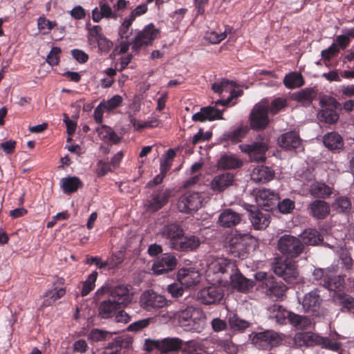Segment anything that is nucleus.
<instances>
[{
  "mask_svg": "<svg viewBox=\"0 0 354 354\" xmlns=\"http://www.w3.org/2000/svg\"><path fill=\"white\" fill-rule=\"evenodd\" d=\"M303 244L315 245L322 241L319 232L315 229H307L300 234Z\"/></svg>",
  "mask_w": 354,
  "mask_h": 354,
  "instance_id": "nucleus-39",
  "label": "nucleus"
},
{
  "mask_svg": "<svg viewBox=\"0 0 354 354\" xmlns=\"http://www.w3.org/2000/svg\"><path fill=\"white\" fill-rule=\"evenodd\" d=\"M177 264L176 258L169 254H165L154 261L152 270L156 274H161L175 269Z\"/></svg>",
  "mask_w": 354,
  "mask_h": 354,
  "instance_id": "nucleus-19",
  "label": "nucleus"
},
{
  "mask_svg": "<svg viewBox=\"0 0 354 354\" xmlns=\"http://www.w3.org/2000/svg\"><path fill=\"white\" fill-rule=\"evenodd\" d=\"M279 250L288 257H298L304 250V246L301 241L293 236L285 234L278 241Z\"/></svg>",
  "mask_w": 354,
  "mask_h": 354,
  "instance_id": "nucleus-9",
  "label": "nucleus"
},
{
  "mask_svg": "<svg viewBox=\"0 0 354 354\" xmlns=\"http://www.w3.org/2000/svg\"><path fill=\"white\" fill-rule=\"evenodd\" d=\"M183 340L177 337L166 338L163 340V346L169 351H176L180 349L183 351Z\"/></svg>",
  "mask_w": 354,
  "mask_h": 354,
  "instance_id": "nucleus-54",
  "label": "nucleus"
},
{
  "mask_svg": "<svg viewBox=\"0 0 354 354\" xmlns=\"http://www.w3.org/2000/svg\"><path fill=\"white\" fill-rule=\"evenodd\" d=\"M234 175L231 172H223L213 177L209 188L215 193H221L231 187L234 182Z\"/></svg>",
  "mask_w": 354,
  "mask_h": 354,
  "instance_id": "nucleus-15",
  "label": "nucleus"
},
{
  "mask_svg": "<svg viewBox=\"0 0 354 354\" xmlns=\"http://www.w3.org/2000/svg\"><path fill=\"white\" fill-rule=\"evenodd\" d=\"M317 96V91L310 88L303 89L294 95V99L304 106H309Z\"/></svg>",
  "mask_w": 354,
  "mask_h": 354,
  "instance_id": "nucleus-40",
  "label": "nucleus"
},
{
  "mask_svg": "<svg viewBox=\"0 0 354 354\" xmlns=\"http://www.w3.org/2000/svg\"><path fill=\"white\" fill-rule=\"evenodd\" d=\"M332 207L337 212H348L351 209V203L348 198L341 196L335 199Z\"/></svg>",
  "mask_w": 354,
  "mask_h": 354,
  "instance_id": "nucleus-51",
  "label": "nucleus"
},
{
  "mask_svg": "<svg viewBox=\"0 0 354 354\" xmlns=\"http://www.w3.org/2000/svg\"><path fill=\"white\" fill-rule=\"evenodd\" d=\"M241 221L239 214L231 209H224L219 215L218 223L223 227H231L236 225Z\"/></svg>",
  "mask_w": 354,
  "mask_h": 354,
  "instance_id": "nucleus-31",
  "label": "nucleus"
},
{
  "mask_svg": "<svg viewBox=\"0 0 354 354\" xmlns=\"http://www.w3.org/2000/svg\"><path fill=\"white\" fill-rule=\"evenodd\" d=\"M57 26L55 21H50L44 16L39 17L37 20V26L39 30L43 31V33H48L55 26Z\"/></svg>",
  "mask_w": 354,
  "mask_h": 354,
  "instance_id": "nucleus-57",
  "label": "nucleus"
},
{
  "mask_svg": "<svg viewBox=\"0 0 354 354\" xmlns=\"http://www.w3.org/2000/svg\"><path fill=\"white\" fill-rule=\"evenodd\" d=\"M182 351L185 354H203L205 346L201 342L192 339L183 343Z\"/></svg>",
  "mask_w": 354,
  "mask_h": 354,
  "instance_id": "nucleus-43",
  "label": "nucleus"
},
{
  "mask_svg": "<svg viewBox=\"0 0 354 354\" xmlns=\"http://www.w3.org/2000/svg\"><path fill=\"white\" fill-rule=\"evenodd\" d=\"M289 259L285 260H277L272 268L274 272L283 279H285L286 274V271L288 268V263H289Z\"/></svg>",
  "mask_w": 354,
  "mask_h": 354,
  "instance_id": "nucleus-60",
  "label": "nucleus"
},
{
  "mask_svg": "<svg viewBox=\"0 0 354 354\" xmlns=\"http://www.w3.org/2000/svg\"><path fill=\"white\" fill-rule=\"evenodd\" d=\"M104 35L100 26H93L88 28V41L90 44H95Z\"/></svg>",
  "mask_w": 354,
  "mask_h": 354,
  "instance_id": "nucleus-59",
  "label": "nucleus"
},
{
  "mask_svg": "<svg viewBox=\"0 0 354 354\" xmlns=\"http://www.w3.org/2000/svg\"><path fill=\"white\" fill-rule=\"evenodd\" d=\"M174 317L178 324L187 331H199L203 328L206 320L203 310L193 305L180 308L175 313Z\"/></svg>",
  "mask_w": 354,
  "mask_h": 354,
  "instance_id": "nucleus-1",
  "label": "nucleus"
},
{
  "mask_svg": "<svg viewBox=\"0 0 354 354\" xmlns=\"http://www.w3.org/2000/svg\"><path fill=\"white\" fill-rule=\"evenodd\" d=\"M282 341V335L272 330L257 333L252 337V342L257 348L266 351L278 346Z\"/></svg>",
  "mask_w": 354,
  "mask_h": 354,
  "instance_id": "nucleus-6",
  "label": "nucleus"
},
{
  "mask_svg": "<svg viewBox=\"0 0 354 354\" xmlns=\"http://www.w3.org/2000/svg\"><path fill=\"white\" fill-rule=\"evenodd\" d=\"M317 345H321L323 348H328L334 351H337L341 347L340 343L328 337H322L319 335Z\"/></svg>",
  "mask_w": 354,
  "mask_h": 354,
  "instance_id": "nucleus-55",
  "label": "nucleus"
},
{
  "mask_svg": "<svg viewBox=\"0 0 354 354\" xmlns=\"http://www.w3.org/2000/svg\"><path fill=\"white\" fill-rule=\"evenodd\" d=\"M121 308L114 300L106 299L99 304L98 317L104 319L112 318Z\"/></svg>",
  "mask_w": 354,
  "mask_h": 354,
  "instance_id": "nucleus-27",
  "label": "nucleus"
},
{
  "mask_svg": "<svg viewBox=\"0 0 354 354\" xmlns=\"http://www.w3.org/2000/svg\"><path fill=\"white\" fill-rule=\"evenodd\" d=\"M249 218L252 225L255 230L266 229L270 223V214L269 212H263L254 206H250Z\"/></svg>",
  "mask_w": 354,
  "mask_h": 354,
  "instance_id": "nucleus-21",
  "label": "nucleus"
},
{
  "mask_svg": "<svg viewBox=\"0 0 354 354\" xmlns=\"http://www.w3.org/2000/svg\"><path fill=\"white\" fill-rule=\"evenodd\" d=\"M100 138L108 144H117L120 138L116 134L114 130L109 126L101 125L96 129Z\"/></svg>",
  "mask_w": 354,
  "mask_h": 354,
  "instance_id": "nucleus-37",
  "label": "nucleus"
},
{
  "mask_svg": "<svg viewBox=\"0 0 354 354\" xmlns=\"http://www.w3.org/2000/svg\"><path fill=\"white\" fill-rule=\"evenodd\" d=\"M133 21L128 17H126L121 26L119 28V35L122 39H128L129 37L132 35V30L130 27L132 25Z\"/></svg>",
  "mask_w": 354,
  "mask_h": 354,
  "instance_id": "nucleus-56",
  "label": "nucleus"
},
{
  "mask_svg": "<svg viewBox=\"0 0 354 354\" xmlns=\"http://www.w3.org/2000/svg\"><path fill=\"white\" fill-rule=\"evenodd\" d=\"M223 295V288L216 286L205 287L197 294L198 299L205 304H216L221 300Z\"/></svg>",
  "mask_w": 354,
  "mask_h": 354,
  "instance_id": "nucleus-14",
  "label": "nucleus"
},
{
  "mask_svg": "<svg viewBox=\"0 0 354 354\" xmlns=\"http://www.w3.org/2000/svg\"><path fill=\"white\" fill-rule=\"evenodd\" d=\"M324 146L333 151H339L344 147L342 137L336 132H330L323 137Z\"/></svg>",
  "mask_w": 354,
  "mask_h": 354,
  "instance_id": "nucleus-34",
  "label": "nucleus"
},
{
  "mask_svg": "<svg viewBox=\"0 0 354 354\" xmlns=\"http://www.w3.org/2000/svg\"><path fill=\"white\" fill-rule=\"evenodd\" d=\"M242 165V161L231 155H223L218 161V167L223 169L239 168Z\"/></svg>",
  "mask_w": 354,
  "mask_h": 354,
  "instance_id": "nucleus-41",
  "label": "nucleus"
},
{
  "mask_svg": "<svg viewBox=\"0 0 354 354\" xmlns=\"http://www.w3.org/2000/svg\"><path fill=\"white\" fill-rule=\"evenodd\" d=\"M95 295L97 297L108 295L110 299L114 300L121 307L128 305L132 299L129 286L124 284L104 285L96 291Z\"/></svg>",
  "mask_w": 354,
  "mask_h": 354,
  "instance_id": "nucleus-4",
  "label": "nucleus"
},
{
  "mask_svg": "<svg viewBox=\"0 0 354 354\" xmlns=\"http://www.w3.org/2000/svg\"><path fill=\"white\" fill-rule=\"evenodd\" d=\"M151 320L152 318L148 317L134 322L127 326V330L131 332H138L147 328L150 324Z\"/></svg>",
  "mask_w": 354,
  "mask_h": 354,
  "instance_id": "nucleus-58",
  "label": "nucleus"
},
{
  "mask_svg": "<svg viewBox=\"0 0 354 354\" xmlns=\"http://www.w3.org/2000/svg\"><path fill=\"white\" fill-rule=\"evenodd\" d=\"M228 322L231 329L234 331H243L250 326L248 321L241 319L234 313L229 314Z\"/></svg>",
  "mask_w": 354,
  "mask_h": 354,
  "instance_id": "nucleus-46",
  "label": "nucleus"
},
{
  "mask_svg": "<svg viewBox=\"0 0 354 354\" xmlns=\"http://www.w3.org/2000/svg\"><path fill=\"white\" fill-rule=\"evenodd\" d=\"M60 187L66 194L76 192L83 187L82 181L77 176H68L60 180Z\"/></svg>",
  "mask_w": 354,
  "mask_h": 354,
  "instance_id": "nucleus-35",
  "label": "nucleus"
},
{
  "mask_svg": "<svg viewBox=\"0 0 354 354\" xmlns=\"http://www.w3.org/2000/svg\"><path fill=\"white\" fill-rule=\"evenodd\" d=\"M230 278L232 288L239 292H248L254 286V281L245 278L238 270L236 266V270L230 273Z\"/></svg>",
  "mask_w": 354,
  "mask_h": 354,
  "instance_id": "nucleus-17",
  "label": "nucleus"
},
{
  "mask_svg": "<svg viewBox=\"0 0 354 354\" xmlns=\"http://www.w3.org/2000/svg\"><path fill=\"white\" fill-rule=\"evenodd\" d=\"M97 277V272L96 271L93 272L88 276L86 280L83 283L82 290V296L88 295L94 289Z\"/></svg>",
  "mask_w": 354,
  "mask_h": 354,
  "instance_id": "nucleus-53",
  "label": "nucleus"
},
{
  "mask_svg": "<svg viewBox=\"0 0 354 354\" xmlns=\"http://www.w3.org/2000/svg\"><path fill=\"white\" fill-rule=\"evenodd\" d=\"M248 130L249 129L247 126L241 125L225 133L223 136L226 140L238 142L246 135Z\"/></svg>",
  "mask_w": 354,
  "mask_h": 354,
  "instance_id": "nucleus-42",
  "label": "nucleus"
},
{
  "mask_svg": "<svg viewBox=\"0 0 354 354\" xmlns=\"http://www.w3.org/2000/svg\"><path fill=\"white\" fill-rule=\"evenodd\" d=\"M269 310L273 313L272 317L275 319L277 323L284 324L286 319L289 320L291 312L286 310L281 306L274 304L269 308Z\"/></svg>",
  "mask_w": 354,
  "mask_h": 354,
  "instance_id": "nucleus-44",
  "label": "nucleus"
},
{
  "mask_svg": "<svg viewBox=\"0 0 354 354\" xmlns=\"http://www.w3.org/2000/svg\"><path fill=\"white\" fill-rule=\"evenodd\" d=\"M283 84L288 88H295L304 84V80L300 73H291L285 76Z\"/></svg>",
  "mask_w": 354,
  "mask_h": 354,
  "instance_id": "nucleus-48",
  "label": "nucleus"
},
{
  "mask_svg": "<svg viewBox=\"0 0 354 354\" xmlns=\"http://www.w3.org/2000/svg\"><path fill=\"white\" fill-rule=\"evenodd\" d=\"M266 294L272 299H282L285 296L287 287L281 281H276L274 278L266 279L262 283Z\"/></svg>",
  "mask_w": 354,
  "mask_h": 354,
  "instance_id": "nucleus-20",
  "label": "nucleus"
},
{
  "mask_svg": "<svg viewBox=\"0 0 354 354\" xmlns=\"http://www.w3.org/2000/svg\"><path fill=\"white\" fill-rule=\"evenodd\" d=\"M279 198L278 194L269 189H259L256 195V201L258 205L266 208L276 204Z\"/></svg>",
  "mask_w": 354,
  "mask_h": 354,
  "instance_id": "nucleus-28",
  "label": "nucleus"
},
{
  "mask_svg": "<svg viewBox=\"0 0 354 354\" xmlns=\"http://www.w3.org/2000/svg\"><path fill=\"white\" fill-rule=\"evenodd\" d=\"M309 192L315 198H326L331 194L332 189L324 183L315 182L310 185Z\"/></svg>",
  "mask_w": 354,
  "mask_h": 354,
  "instance_id": "nucleus-38",
  "label": "nucleus"
},
{
  "mask_svg": "<svg viewBox=\"0 0 354 354\" xmlns=\"http://www.w3.org/2000/svg\"><path fill=\"white\" fill-rule=\"evenodd\" d=\"M178 281L186 288L196 286L201 279V275L194 268H181L178 273Z\"/></svg>",
  "mask_w": 354,
  "mask_h": 354,
  "instance_id": "nucleus-22",
  "label": "nucleus"
},
{
  "mask_svg": "<svg viewBox=\"0 0 354 354\" xmlns=\"http://www.w3.org/2000/svg\"><path fill=\"white\" fill-rule=\"evenodd\" d=\"M281 147L287 150L301 148V140L299 134L295 131H289L282 134L278 139Z\"/></svg>",
  "mask_w": 354,
  "mask_h": 354,
  "instance_id": "nucleus-26",
  "label": "nucleus"
},
{
  "mask_svg": "<svg viewBox=\"0 0 354 354\" xmlns=\"http://www.w3.org/2000/svg\"><path fill=\"white\" fill-rule=\"evenodd\" d=\"M287 106V100L284 97H277L269 104L270 113L275 115Z\"/></svg>",
  "mask_w": 354,
  "mask_h": 354,
  "instance_id": "nucleus-61",
  "label": "nucleus"
},
{
  "mask_svg": "<svg viewBox=\"0 0 354 354\" xmlns=\"http://www.w3.org/2000/svg\"><path fill=\"white\" fill-rule=\"evenodd\" d=\"M269 101L263 99L257 104L250 113V125L253 129H265L269 124L268 118Z\"/></svg>",
  "mask_w": 354,
  "mask_h": 354,
  "instance_id": "nucleus-8",
  "label": "nucleus"
},
{
  "mask_svg": "<svg viewBox=\"0 0 354 354\" xmlns=\"http://www.w3.org/2000/svg\"><path fill=\"white\" fill-rule=\"evenodd\" d=\"M103 18L116 19L118 15L112 10L109 5L106 3L100 2L99 8L95 7L92 10V19L94 22L98 23Z\"/></svg>",
  "mask_w": 354,
  "mask_h": 354,
  "instance_id": "nucleus-30",
  "label": "nucleus"
},
{
  "mask_svg": "<svg viewBox=\"0 0 354 354\" xmlns=\"http://www.w3.org/2000/svg\"><path fill=\"white\" fill-rule=\"evenodd\" d=\"M318 335L311 332H299L294 337L293 342L297 347L313 346L317 345Z\"/></svg>",
  "mask_w": 354,
  "mask_h": 354,
  "instance_id": "nucleus-33",
  "label": "nucleus"
},
{
  "mask_svg": "<svg viewBox=\"0 0 354 354\" xmlns=\"http://www.w3.org/2000/svg\"><path fill=\"white\" fill-rule=\"evenodd\" d=\"M140 304L143 309L151 311L168 306L171 301L167 299L165 296L149 290L145 291L141 295Z\"/></svg>",
  "mask_w": 354,
  "mask_h": 354,
  "instance_id": "nucleus-11",
  "label": "nucleus"
},
{
  "mask_svg": "<svg viewBox=\"0 0 354 354\" xmlns=\"http://www.w3.org/2000/svg\"><path fill=\"white\" fill-rule=\"evenodd\" d=\"M339 52V48L335 43H333L328 48L322 50L321 56L325 62H329L332 57H335Z\"/></svg>",
  "mask_w": 354,
  "mask_h": 354,
  "instance_id": "nucleus-62",
  "label": "nucleus"
},
{
  "mask_svg": "<svg viewBox=\"0 0 354 354\" xmlns=\"http://www.w3.org/2000/svg\"><path fill=\"white\" fill-rule=\"evenodd\" d=\"M236 266L235 262L230 259L224 257L213 258L207 263L206 275L208 280L221 283L223 277L225 274L230 276V273L236 270Z\"/></svg>",
  "mask_w": 354,
  "mask_h": 354,
  "instance_id": "nucleus-2",
  "label": "nucleus"
},
{
  "mask_svg": "<svg viewBox=\"0 0 354 354\" xmlns=\"http://www.w3.org/2000/svg\"><path fill=\"white\" fill-rule=\"evenodd\" d=\"M314 280L330 291H340L344 284V279L337 275L334 268H316L313 272Z\"/></svg>",
  "mask_w": 354,
  "mask_h": 354,
  "instance_id": "nucleus-3",
  "label": "nucleus"
},
{
  "mask_svg": "<svg viewBox=\"0 0 354 354\" xmlns=\"http://www.w3.org/2000/svg\"><path fill=\"white\" fill-rule=\"evenodd\" d=\"M206 203L205 194L203 192H186L178 201L177 207L183 213H191L200 209Z\"/></svg>",
  "mask_w": 354,
  "mask_h": 354,
  "instance_id": "nucleus-7",
  "label": "nucleus"
},
{
  "mask_svg": "<svg viewBox=\"0 0 354 354\" xmlns=\"http://www.w3.org/2000/svg\"><path fill=\"white\" fill-rule=\"evenodd\" d=\"M171 194L169 189L153 192L146 204L147 209L151 212L159 210L168 203Z\"/></svg>",
  "mask_w": 354,
  "mask_h": 354,
  "instance_id": "nucleus-16",
  "label": "nucleus"
},
{
  "mask_svg": "<svg viewBox=\"0 0 354 354\" xmlns=\"http://www.w3.org/2000/svg\"><path fill=\"white\" fill-rule=\"evenodd\" d=\"M322 303V299L317 289L306 294L303 298L302 307L305 312L318 316Z\"/></svg>",
  "mask_w": 354,
  "mask_h": 354,
  "instance_id": "nucleus-13",
  "label": "nucleus"
},
{
  "mask_svg": "<svg viewBox=\"0 0 354 354\" xmlns=\"http://www.w3.org/2000/svg\"><path fill=\"white\" fill-rule=\"evenodd\" d=\"M131 344L132 338L130 337H116L103 348L102 354H121L122 350L129 348Z\"/></svg>",
  "mask_w": 354,
  "mask_h": 354,
  "instance_id": "nucleus-23",
  "label": "nucleus"
},
{
  "mask_svg": "<svg viewBox=\"0 0 354 354\" xmlns=\"http://www.w3.org/2000/svg\"><path fill=\"white\" fill-rule=\"evenodd\" d=\"M158 30L152 24L144 27L138 32L136 36L131 41V50L133 53H138L142 48L151 45L157 37Z\"/></svg>",
  "mask_w": 354,
  "mask_h": 354,
  "instance_id": "nucleus-10",
  "label": "nucleus"
},
{
  "mask_svg": "<svg viewBox=\"0 0 354 354\" xmlns=\"http://www.w3.org/2000/svg\"><path fill=\"white\" fill-rule=\"evenodd\" d=\"M288 321L297 329L306 328L311 324L310 319L306 316L299 315L292 312Z\"/></svg>",
  "mask_w": 354,
  "mask_h": 354,
  "instance_id": "nucleus-49",
  "label": "nucleus"
},
{
  "mask_svg": "<svg viewBox=\"0 0 354 354\" xmlns=\"http://www.w3.org/2000/svg\"><path fill=\"white\" fill-rule=\"evenodd\" d=\"M227 37V30L223 32L209 31L205 34L206 40L212 44H218Z\"/></svg>",
  "mask_w": 354,
  "mask_h": 354,
  "instance_id": "nucleus-63",
  "label": "nucleus"
},
{
  "mask_svg": "<svg viewBox=\"0 0 354 354\" xmlns=\"http://www.w3.org/2000/svg\"><path fill=\"white\" fill-rule=\"evenodd\" d=\"M113 333L106 330L93 328L89 332L88 339L93 342L105 341L111 338Z\"/></svg>",
  "mask_w": 354,
  "mask_h": 354,
  "instance_id": "nucleus-50",
  "label": "nucleus"
},
{
  "mask_svg": "<svg viewBox=\"0 0 354 354\" xmlns=\"http://www.w3.org/2000/svg\"><path fill=\"white\" fill-rule=\"evenodd\" d=\"M269 147V142L266 136H259L251 144H243L239 145L242 152L249 155L252 161L263 162L266 160V152Z\"/></svg>",
  "mask_w": 354,
  "mask_h": 354,
  "instance_id": "nucleus-5",
  "label": "nucleus"
},
{
  "mask_svg": "<svg viewBox=\"0 0 354 354\" xmlns=\"http://www.w3.org/2000/svg\"><path fill=\"white\" fill-rule=\"evenodd\" d=\"M249 238L248 234H235L230 240V251L234 256L242 257L246 250L247 240Z\"/></svg>",
  "mask_w": 354,
  "mask_h": 354,
  "instance_id": "nucleus-25",
  "label": "nucleus"
},
{
  "mask_svg": "<svg viewBox=\"0 0 354 354\" xmlns=\"http://www.w3.org/2000/svg\"><path fill=\"white\" fill-rule=\"evenodd\" d=\"M317 118L322 122L335 124L339 119V115L334 109H323L317 113Z\"/></svg>",
  "mask_w": 354,
  "mask_h": 354,
  "instance_id": "nucleus-47",
  "label": "nucleus"
},
{
  "mask_svg": "<svg viewBox=\"0 0 354 354\" xmlns=\"http://www.w3.org/2000/svg\"><path fill=\"white\" fill-rule=\"evenodd\" d=\"M160 234L162 238L169 241V246L173 249L175 243L184 235V231L178 223H171L162 227L160 231Z\"/></svg>",
  "mask_w": 354,
  "mask_h": 354,
  "instance_id": "nucleus-18",
  "label": "nucleus"
},
{
  "mask_svg": "<svg viewBox=\"0 0 354 354\" xmlns=\"http://www.w3.org/2000/svg\"><path fill=\"white\" fill-rule=\"evenodd\" d=\"M335 300L342 306V310L354 309V298L344 293H337Z\"/></svg>",
  "mask_w": 354,
  "mask_h": 354,
  "instance_id": "nucleus-52",
  "label": "nucleus"
},
{
  "mask_svg": "<svg viewBox=\"0 0 354 354\" xmlns=\"http://www.w3.org/2000/svg\"><path fill=\"white\" fill-rule=\"evenodd\" d=\"M200 244L201 241L198 237L194 235H183L179 241L175 243L173 250L180 252L193 251L197 249Z\"/></svg>",
  "mask_w": 354,
  "mask_h": 354,
  "instance_id": "nucleus-29",
  "label": "nucleus"
},
{
  "mask_svg": "<svg viewBox=\"0 0 354 354\" xmlns=\"http://www.w3.org/2000/svg\"><path fill=\"white\" fill-rule=\"evenodd\" d=\"M122 100V97L120 95H115L107 101H103L101 103H103V107L106 111H111L120 106Z\"/></svg>",
  "mask_w": 354,
  "mask_h": 354,
  "instance_id": "nucleus-64",
  "label": "nucleus"
},
{
  "mask_svg": "<svg viewBox=\"0 0 354 354\" xmlns=\"http://www.w3.org/2000/svg\"><path fill=\"white\" fill-rule=\"evenodd\" d=\"M309 208L311 215L317 219L326 218L330 212L329 205L324 201L316 200L313 201L310 203Z\"/></svg>",
  "mask_w": 354,
  "mask_h": 354,
  "instance_id": "nucleus-36",
  "label": "nucleus"
},
{
  "mask_svg": "<svg viewBox=\"0 0 354 354\" xmlns=\"http://www.w3.org/2000/svg\"><path fill=\"white\" fill-rule=\"evenodd\" d=\"M236 86V83L234 81H230L228 80H221L214 82L212 86V88L215 93L219 94L229 93L230 94V96L226 100H216L214 102L215 105L221 104L223 106H226L230 103L234 96L241 95V91H238L237 93H235L236 91L234 90V88Z\"/></svg>",
  "mask_w": 354,
  "mask_h": 354,
  "instance_id": "nucleus-12",
  "label": "nucleus"
},
{
  "mask_svg": "<svg viewBox=\"0 0 354 354\" xmlns=\"http://www.w3.org/2000/svg\"><path fill=\"white\" fill-rule=\"evenodd\" d=\"M66 294V290L63 288L59 289L55 288L47 291L44 297L46 299L44 300L42 306L47 307L51 306L55 301L62 298Z\"/></svg>",
  "mask_w": 354,
  "mask_h": 354,
  "instance_id": "nucleus-45",
  "label": "nucleus"
},
{
  "mask_svg": "<svg viewBox=\"0 0 354 354\" xmlns=\"http://www.w3.org/2000/svg\"><path fill=\"white\" fill-rule=\"evenodd\" d=\"M274 176V171L269 167L260 165L254 168L251 179L256 183H265L271 180Z\"/></svg>",
  "mask_w": 354,
  "mask_h": 354,
  "instance_id": "nucleus-32",
  "label": "nucleus"
},
{
  "mask_svg": "<svg viewBox=\"0 0 354 354\" xmlns=\"http://www.w3.org/2000/svg\"><path fill=\"white\" fill-rule=\"evenodd\" d=\"M223 110H219L214 106H209L201 109L200 111L192 115V120L195 122L213 121L223 120Z\"/></svg>",
  "mask_w": 354,
  "mask_h": 354,
  "instance_id": "nucleus-24",
  "label": "nucleus"
}]
</instances>
